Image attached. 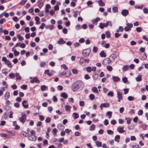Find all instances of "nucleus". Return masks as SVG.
I'll return each instance as SVG.
<instances>
[{
    "mask_svg": "<svg viewBox=\"0 0 148 148\" xmlns=\"http://www.w3.org/2000/svg\"><path fill=\"white\" fill-rule=\"evenodd\" d=\"M12 19L15 22H17L18 20V18L16 16L13 17Z\"/></svg>",
    "mask_w": 148,
    "mask_h": 148,
    "instance_id": "obj_61",
    "label": "nucleus"
},
{
    "mask_svg": "<svg viewBox=\"0 0 148 148\" xmlns=\"http://www.w3.org/2000/svg\"><path fill=\"white\" fill-rule=\"evenodd\" d=\"M98 3L100 6H103L105 5V4L102 0H99L98 1Z\"/></svg>",
    "mask_w": 148,
    "mask_h": 148,
    "instance_id": "obj_23",
    "label": "nucleus"
},
{
    "mask_svg": "<svg viewBox=\"0 0 148 148\" xmlns=\"http://www.w3.org/2000/svg\"><path fill=\"white\" fill-rule=\"evenodd\" d=\"M112 79L114 82H118L120 80V79L117 76H113Z\"/></svg>",
    "mask_w": 148,
    "mask_h": 148,
    "instance_id": "obj_18",
    "label": "nucleus"
},
{
    "mask_svg": "<svg viewBox=\"0 0 148 148\" xmlns=\"http://www.w3.org/2000/svg\"><path fill=\"white\" fill-rule=\"evenodd\" d=\"M120 138V136L119 135H117L115 137L114 140L116 141L119 142V139Z\"/></svg>",
    "mask_w": 148,
    "mask_h": 148,
    "instance_id": "obj_31",
    "label": "nucleus"
},
{
    "mask_svg": "<svg viewBox=\"0 0 148 148\" xmlns=\"http://www.w3.org/2000/svg\"><path fill=\"white\" fill-rule=\"evenodd\" d=\"M84 87V83L81 81H78L75 83V92L81 90Z\"/></svg>",
    "mask_w": 148,
    "mask_h": 148,
    "instance_id": "obj_1",
    "label": "nucleus"
},
{
    "mask_svg": "<svg viewBox=\"0 0 148 148\" xmlns=\"http://www.w3.org/2000/svg\"><path fill=\"white\" fill-rule=\"evenodd\" d=\"M90 52V49H87L83 50L82 54L85 57H87L89 55Z\"/></svg>",
    "mask_w": 148,
    "mask_h": 148,
    "instance_id": "obj_4",
    "label": "nucleus"
},
{
    "mask_svg": "<svg viewBox=\"0 0 148 148\" xmlns=\"http://www.w3.org/2000/svg\"><path fill=\"white\" fill-rule=\"evenodd\" d=\"M65 41H64L62 38H60L59 40L58 41L57 43L59 44H63L65 43Z\"/></svg>",
    "mask_w": 148,
    "mask_h": 148,
    "instance_id": "obj_17",
    "label": "nucleus"
},
{
    "mask_svg": "<svg viewBox=\"0 0 148 148\" xmlns=\"http://www.w3.org/2000/svg\"><path fill=\"white\" fill-rule=\"evenodd\" d=\"M44 73L47 74L49 76H52L53 75L52 73H49V70L48 69H46Z\"/></svg>",
    "mask_w": 148,
    "mask_h": 148,
    "instance_id": "obj_20",
    "label": "nucleus"
},
{
    "mask_svg": "<svg viewBox=\"0 0 148 148\" xmlns=\"http://www.w3.org/2000/svg\"><path fill=\"white\" fill-rule=\"evenodd\" d=\"M121 13L123 16H125L128 14L129 11L127 10H122Z\"/></svg>",
    "mask_w": 148,
    "mask_h": 148,
    "instance_id": "obj_12",
    "label": "nucleus"
},
{
    "mask_svg": "<svg viewBox=\"0 0 148 148\" xmlns=\"http://www.w3.org/2000/svg\"><path fill=\"white\" fill-rule=\"evenodd\" d=\"M27 101H23L22 102V104L23 107L25 109L28 108V104L26 103Z\"/></svg>",
    "mask_w": 148,
    "mask_h": 148,
    "instance_id": "obj_15",
    "label": "nucleus"
},
{
    "mask_svg": "<svg viewBox=\"0 0 148 148\" xmlns=\"http://www.w3.org/2000/svg\"><path fill=\"white\" fill-rule=\"evenodd\" d=\"M127 99L129 101H131L134 100V97L130 96L128 97Z\"/></svg>",
    "mask_w": 148,
    "mask_h": 148,
    "instance_id": "obj_48",
    "label": "nucleus"
},
{
    "mask_svg": "<svg viewBox=\"0 0 148 148\" xmlns=\"http://www.w3.org/2000/svg\"><path fill=\"white\" fill-rule=\"evenodd\" d=\"M15 75L16 77V80H18V79H21V77L20 75L18 73H16Z\"/></svg>",
    "mask_w": 148,
    "mask_h": 148,
    "instance_id": "obj_27",
    "label": "nucleus"
},
{
    "mask_svg": "<svg viewBox=\"0 0 148 148\" xmlns=\"http://www.w3.org/2000/svg\"><path fill=\"white\" fill-rule=\"evenodd\" d=\"M113 12L114 13L116 12H118V8L117 7H114L112 8Z\"/></svg>",
    "mask_w": 148,
    "mask_h": 148,
    "instance_id": "obj_38",
    "label": "nucleus"
},
{
    "mask_svg": "<svg viewBox=\"0 0 148 148\" xmlns=\"http://www.w3.org/2000/svg\"><path fill=\"white\" fill-rule=\"evenodd\" d=\"M26 115L25 114H23L22 115V116L19 118V120L20 122L24 123L26 120Z\"/></svg>",
    "mask_w": 148,
    "mask_h": 148,
    "instance_id": "obj_8",
    "label": "nucleus"
},
{
    "mask_svg": "<svg viewBox=\"0 0 148 148\" xmlns=\"http://www.w3.org/2000/svg\"><path fill=\"white\" fill-rule=\"evenodd\" d=\"M89 61V60L85 59L83 57H81L79 60L80 64L82 66H85L86 63H88Z\"/></svg>",
    "mask_w": 148,
    "mask_h": 148,
    "instance_id": "obj_3",
    "label": "nucleus"
},
{
    "mask_svg": "<svg viewBox=\"0 0 148 148\" xmlns=\"http://www.w3.org/2000/svg\"><path fill=\"white\" fill-rule=\"evenodd\" d=\"M111 123L112 125H114L116 123V122L115 120L113 119L111 121Z\"/></svg>",
    "mask_w": 148,
    "mask_h": 148,
    "instance_id": "obj_55",
    "label": "nucleus"
},
{
    "mask_svg": "<svg viewBox=\"0 0 148 148\" xmlns=\"http://www.w3.org/2000/svg\"><path fill=\"white\" fill-rule=\"evenodd\" d=\"M58 132V130L56 128H54L52 131V132L53 135L55 136H57L56 132Z\"/></svg>",
    "mask_w": 148,
    "mask_h": 148,
    "instance_id": "obj_34",
    "label": "nucleus"
},
{
    "mask_svg": "<svg viewBox=\"0 0 148 148\" xmlns=\"http://www.w3.org/2000/svg\"><path fill=\"white\" fill-rule=\"evenodd\" d=\"M135 7L136 8H138V9H142L143 7V5H142V6H140V5H136L135 6Z\"/></svg>",
    "mask_w": 148,
    "mask_h": 148,
    "instance_id": "obj_59",
    "label": "nucleus"
},
{
    "mask_svg": "<svg viewBox=\"0 0 148 148\" xmlns=\"http://www.w3.org/2000/svg\"><path fill=\"white\" fill-rule=\"evenodd\" d=\"M86 70L88 72L90 73L92 71L91 68L90 66H88L86 68Z\"/></svg>",
    "mask_w": 148,
    "mask_h": 148,
    "instance_id": "obj_44",
    "label": "nucleus"
},
{
    "mask_svg": "<svg viewBox=\"0 0 148 148\" xmlns=\"http://www.w3.org/2000/svg\"><path fill=\"white\" fill-rule=\"evenodd\" d=\"M29 134L28 133H27L24 131H23L20 133V136L22 138L27 136Z\"/></svg>",
    "mask_w": 148,
    "mask_h": 148,
    "instance_id": "obj_11",
    "label": "nucleus"
},
{
    "mask_svg": "<svg viewBox=\"0 0 148 148\" xmlns=\"http://www.w3.org/2000/svg\"><path fill=\"white\" fill-rule=\"evenodd\" d=\"M15 134L13 132H11L10 131H8L7 132V135L8 136V138H10L11 136H15Z\"/></svg>",
    "mask_w": 148,
    "mask_h": 148,
    "instance_id": "obj_14",
    "label": "nucleus"
},
{
    "mask_svg": "<svg viewBox=\"0 0 148 148\" xmlns=\"http://www.w3.org/2000/svg\"><path fill=\"white\" fill-rule=\"evenodd\" d=\"M90 130H93L95 128V125L94 124H92L90 127Z\"/></svg>",
    "mask_w": 148,
    "mask_h": 148,
    "instance_id": "obj_45",
    "label": "nucleus"
},
{
    "mask_svg": "<svg viewBox=\"0 0 148 148\" xmlns=\"http://www.w3.org/2000/svg\"><path fill=\"white\" fill-rule=\"evenodd\" d=\"M127 78L126 77L122 78V80L124 83H126L127 82Z\"/></svg>",
    "mask_w": 148,
    "mask_h": 148,
    "instance_id": "obj_60",
    "label": "nucleus"
},
{
    "mask_svg": "<svg viewBox=\"0 0 148 148\" xmlns=\"http://www.w3.org/2000/svg\"><path fill=\"white\" fill-rule=\"evenodd\" d=\"M108 70L109 71H111L112 70V68L111 66H108L107 67Z\"/></svg>",
    "mask_w": 148,
    "mask_h": 148,
    "instance_id": "obj_51",
    "label": "nucleus"
},
{
    "mask_svg": "<svg viewBox=\"0 0 148 148\" xmlns=\"http://www.w3.org/2000/svg\"><path fill=\"white\" fill-rule=\"evenodd\" d=\"M10 97V95L9 93H5L4 96L5 99L6 100H7L9 99Z\"/></svg>",
    "mask_w": 148,
    "mask_h": 148,
    "instance_id": "obj_33",
    "label": "nucleus"
},
{
    "mask_svg": "<svg viewBox=\"0 0 148 148\" xmlns=\"http://www.w3.org/2000/svg\"><path fill=\"white\" fill-rule=\"evenodd\" d=\"M57 127L60 130H63L64 128V127L61 123L59 124Z\"/></svg>",
    "mask_w": 148,
    "mask_h": 148,
    "instance_id": "obj_19",
    "label": "nucleus"
},
{
    "mask_svg": "<svg viewBox=\"0 0 148 148\" xmlns=\"http://www.w3.org/2000/svg\"><path fill=\"white\" fill-rule=\"evenodd\" d=\"M16 36L17 38L20 41H22L24 40L23 38L19 34H18Z\"/></svg>",
    "mask_w": 148,
    "mask_h": 148,
    "instance_id": "obj_32",
    "label": "nucleus"
},
{
    "mask_svg": "<svg viewBox=\"0 0 148 148\" xmlns=\"http://www.w3.org/2000/svg\"><path fill=\"white\" fill-rule=\"evenodd\" d=\"M109 106L110 105L108 103H105L101 104L100 106V107L101 109L102 110L103 107L108 108L109 107Z\"/></svg>",
    "mask_w": 148,
    "mask_h": 148,
    "instance_id": "obj_9",
    "label": "nucleus"
},
{
    "mask_svg": "<svg viewBox=\"0 0 148 148\" xmlns=\"http://www.w3.org/2000/svg\"><path fill=\"white\" fill-rule=\"evenodd\" d=\"M108 25H109V22H107L106 23H100L99 27L101 29H103L104 27H107Z\"/></svg>",
    "mask_w": 148,
    "mask_h": 148,
    "instance_id": "obj_7",
    "label": "nucleus"
},
{
    "mask_svg": "<svg viewBox=\"0 0 148 148\" xmlns=\"http://www.w3.org/2000/svg\"><path fill=\"white\" fill-rule=\"evenodd\" d=\"M27 0H23L21 2L19 3V5H24Z\"/></svg>",
    "mask_w": 148,
    "mask_h": 148,
    "instance_id": "obj_40",
    "label": "nucleus"
},
{
    "mask_svg": "<svg viewBox=\"0 0 148 148\" xmlns=\"http://www.w3.org/2000/svg\"><path fill=\"white\" fill-rule=\"evenodd\" d=\"M144 12L145 14H147L148 13V9L147 8H144L143 9Z\"/></svg>",
    "mask_w": 148,
    "mask_h": 148,
    "instance_id": "obj_64",
    "label": "nucleus"
},
{
    "mask_svg": "<svg viewBox=\"0 0 148 148\" xmlns=\"http://www.w3.org/2000/svg\"><path fill=\"white\" fill-rule=\"evenodd\" d=\"M112 62L109 58H106L104 59L102 62V64L105 65H107L108 64H110Z\"/></svg>",
    "mask_w": 148,
    "mask_h": 148,
    "instance_id": "obj_5",
    "label": "nucleus"
},
{
    "mask_svg": "<svg viewBox=\"0 0 148 148\" xmlns=\"http://www.w3.org/2000/svg\"><path fill=\"white\" fill-rule=\"evenodd\" d=\"M30 82L32 83H33L34 82H35L37 83H39L40 82V81L36 77L33 78L32 80H31Z\"/></svg>",
    "mask_w": 148,
    "mask_h": 148,
    "instance_id": "obj_10",
    "label": "nucleus"
},
{
    "mask_svg": "<svg viewBox=\"0 0 148 148\" xmlns=\"http://www.w3.org/2000/svg\"><path fill=\"white\" fill-rule=\"evenodd\" d=\"M30 45L31 47H35L36 44L35 42H31L30 44Z\"/></svg>",
    "mask_w": 148,
    "mask_h": 148,
    "instance_id": "obj_57",
    "label": "nucleus"
},
{
    "mask_svg": "<svg viewBox=\"0 0 148 148\" xmlns=\"http://www.w3.org/2000/svg\"><path fill=\"white\" fill-rule=\"evenodd\" d=\"M14 54L15 56H17L19 54V52L16 50H15L14 51Z\"/></svg>",
    "mask_w": 148,
    "mask_h": 148,
    "instance_id": "obj_46",
    "label": "nucleus"
},
{
    "mask_svg": "<svg viewBox=\"0 0 148 148\" xmlns=\"http://www.w3.org/2000/svg\"><path fill=\"white\" fill-rule=\"evenodd\" d=\"M5 64H6L9 68H11L12 67V63L8 60L5 63Z\"/></svg>",
    "mask_w": 148,
    "mask_h": 148,
    "instance_id": "obj_22",
    "label": "nucleus"
},
{
    "mask_svg": "<svg viewBox=\"0 0 148 148\" xmlns=\"http://www.w3.org/2000/svg\"><path fill=\"white\" fill-rule=\"evenodd\" d=\"M119 56V53L118 52H115V53L112 54L109 56V58L110 59V60H111L112 62H113L114 61L115 59Z\"/></svg>",
    "mask_w": 148,
    "mask_h": 148,
    "instance_id": "obj_2",
    "label": "nucleus"
},
{
    "mask_svg": "<svg viewBox=\"0 0 148 148\" xmlns=\"http://www.w3.org/2000/svg\"><path fill=\"white\" fill-rule=\"evenodd\" d=\"M51 118L50 117H47L46 119L45 120V121L47 123H49L51 120Z\"/></svg>",
    "mask_w": 148,
    "mask_h": 148,
    "instance_id": "obj_53",
    "label": "nucleus"
},
{
    "mask_svg": "<svg viewBox=\"0 0 148 148\" xmlns=\"http://www.w3.org/2000/svg\"><path fill=\"white\" fill-rule=\"evenodd\" d=\"M48 87L45 85H42L41 87V89L42 91H45L47 89Z\"/></svg>",
    "mask_w": 148,
    "mask_h": 148,
    "instance_id": "obj_28",
    "label": "nucleus"
},
{
    "mask_svg": "<svg viewBox=\"0 0 148 148\" xmlns=\"http://www.w3.org/2000/svg\"><path fill=\"white\" fill-rule=\"evenodd\" d=\"M68 30L67 29L64 28L62 30V32L65 34L67 33Z\"/></svg>",
    "mask_w": 148,
    "mask_h": 148,
    "instance_id": "obj_56",
    "label": "nucleus"
},
{
    "mask_svg": "<svg viewBox=\"0 0 148 148\" xmlns=\"http://www.w3.org/2000/svg\"><path fill=\"white\" fill-rule=\"evenodd\" d=\"M98 50V48L97 47L94 46L93 47V51L95 53H96Z\"/></svg>",
    "mask_w": 148,
    "mask_h": 148,
    "instance_id": "obj_49",
    "label": "nucleus"
},
{
    "mask_svg": "<svg viewBox=\"0 0 148 148\" xmlns=\"http://www.w3.org/2000/svg\"><path fill=\"white\" fill-rule=\"evenodd\" d=\"M30 134L31 136H35V132L34 130H32L30 132Z\"/></svg>",
    "mask_w": 148,
    "mask_h": 148,
    "instance_id": "obj_58",
    "label": "nucleus"
},
{
    "mask_svg": "<svg viewBox=\"0 0 148 148\" xmlns=\"http://www.w3.org/2000/svg\"><path fill=\"white\" fill-rule=\"evenodd\" d=\"M9 76L10 78H13L15 77V74L13 73H11L9 74Z\"/></svg>",
    "mask_w": 148,
    "mask_h": 148,
    "instance_id": "obj_50",
    "label": "nucleus"
},
{
    "mask_svg": "<svg viewBox=\"0 0 148 148\" xmlns=\"http://www.w3.org/2000/svg\"><path fill=\"white\" fill-rule=\"evenodd\" d=\"M123 127H119L117 128V130L119 133H123L125 132V130H123Z\"/></svg>",
    "mask_w": 148,
    "mask_h": 148,
    "instance_id": "obj_13",
    "label": "nucleus"
},
{
    "mask_svg": "<svg viewBox=\"0 0 148 148\" xmlns=\"http://www.w3.org/2000/svg\"><path fill=\"white\" fill-rule=\"evenodd\" d=\"M117 97L118 98V101L119 102H120L121 100H122L123 99V97H122V95L120 93H118Z\"/></svg>",
    "mask_w": 148,
    "mask_h": 148,
    "instance_id": "obj_21",
    "label": "nucleus"
},
{
    "mask_svg": "<svg viewBox=\"0 0 148 148\" xmlns=\"http://www.w3.org/2000/svg\"><path fill=\"white\" fill-rule=\"evenodd\" d=\"M29 12L32 14V15H34V8H31L29 9Z\"/></svg>",
    "mask_w": 148,
    "mask_h": 148,
    "instance_id": "obj_42",
    "label": "nucleus"
},
{
    "mask_svg": "<svg viewBox=\"0 0 148 148\" xmlns=\"http://www.w3.org/2000/svg\"><path fill=\"white\" fill-rule=\"evenodd\" d=\"M92 92H98V90L97 87H92Z\"/></svg>",
    "mask_w": 148,
    "mask_h": 148,
    "instance_id": "obj_41",
    "label": "nucleus"
},
{
    "mask_svg": "<svg viewBox=\"0 0 148 148\" xmlns=\"http://www.w3.org/2000/svg\"><path fill=\"white\" fill-rule=\"evenodd\" d=\"M133 27V25L132 23H128L127 24V26L124 28L125 30L127 32L131 29V28Z\"/></svg>",
    "mask_w": 148,
    "mask_h": 148,
    "instance_id": "obj_6",
    "label": "nucleus"
},
{
    "mask_svg": "<svg viewBox=\"0 0 148 148\" xmlns=\"http://www.w3.org/2000/svg\"><path fill=\"white\" fill-rule=\"evenodd\" d=\"M129 69V67L127 65L124 66L122 68V70L123 71H126Z\"/></svg>",
    "mask_w": 148,
    "mask_h": 148,
    "instance_id": "obj_25",
    "label": "nucleus"
},
{
    "mask_svg": "<svg viewBox=\"0 0 148 148\" xmlns=\"http://www.w3.org/2000/svg\"><path fill=\"white\" fill-rule=\"evenodd\" d=\"M141 77V75H138V77L136 78V81L138 82L141 81L142 80Z\"/></svg>",
    "mask_w": 148,
    "mask_h": 148,
    "instance_id": "obj_26",
    "label": "nucleus"
},
{
    "mask_svg": "<svg viewBox=\"0 0 148 148\" xmlns=\"http://www.w3.org/2000/svg\"><path fill=\"white\" fill-rule=\"evenodd\" d=\"M136 31L138 32H141L142 31V29L140 27H138L136 28Z\"/></svg>",
    "mask_w": 148,
    "mask_h": 148,
    "instance_id": "obj_63",
    "label": "nucleus"
},
{
    "mask_svg": "<svg viewBox=\"0 0 148 148\" xmlns=\"http://www.w3.org/2000/svg\"><path fill=\"white\" fill-rule=\"evenodd\" d=\"M5 19L4 18H3L0 20V24H3L4 23H5Z\"/></svg>",
    "mask_w": 148,
    "mask_h": 148,
    "instance_id": "obj_39",
    "label": "nucleus"
},
{
    "mask_svg": "<svg viewBox=\"0 0 148 148\" xmlns=\"http://www.w3.org/2000/svg\"><path fill=\"white\" fill-rule=\"evenodd\" d=\"M36 136H30L29 137V140L31 141H35L36 140Z\"/></svg>",
    "mask_w": 148,
    "mask_h": 148,
    "instance_id": "obj_16",
    "label": "nucleus"
},
{
    "mask_svg": "<svg viewBox=\"0 0 148 148\" xmlns=\"http://www.w3.org/2000/svg\"><path fill=\"white\" fill-rule=\"evenodd\" d=\"M0 136L2 137H4L7 138H8V136L7 135V134H5L4 133H1L0 134Z\"/></svg>",
    "mask_w": 148,
    "mask_h": 148,
    "instance_id": "obj_47",
    "label": "nucleus"
},
{
    "mask_svg": "<svg viewBox=\"0 0 148 148\" xmlns=\"http://www.w3.org/2000/svg\"><path fill=\"white\" fill-rule=\"evenodd\" d=\"M107 132L109 134H112L114 133L111 130H108L107 131Z\"/></svg>",
    "mask_w": 148,
    "mask_h": 148,
    "instance_id": "obj_52",
    "label": "nucleus"
},
{
    "mask_svg": "<svg viewBox=\"0 0 148 148\" xmlns=\"http://www.w3.org/2000/svg\"><path fill=\"white\" fill-rule=\"evenodd\" d=\"M19 46L21 48H24L25 47V45L24 43H22Z\"/></svg>",
    "mask_w": 148,
    "mask_h": 148,
    "instance_id": "obj_62",
    "label": "nucleus"
},
{
    "mask_svg": "<svg viewBox=\"0 0 148 148\" xmlns=\"http://www.w3.org/2000/svg\"><path fill=\"white\" fill-rule=\"evenodd\" d=\"M99 54L100 56L101 57H106V55L104 53V51H101V52Z\"/></svg>",
    "mask_w": 148,
    "mask_h": 148,
    "instance_id": "obj_30",
    "label": "nucleus"
},
{
    "mask_svg": "<svg viewBox=\"0 0 148 148\" xmlns=\"http://www.w3.org/2000/svg\"><path fill=\"white\" fill-rule=\"evenodd\" d=\"M106 37L108 38H109L110 37V34L109 31H107L106 32Z\"/></svg>",
    "mask_w": 148,
    "mask_h": 148,
    "instance_id": "obj_36",
    "label": "nucleus"
},
{
    "mask_svg": "<svg viewBox=\"0 0 148 148\" xmlns=\"http://www.w3.org/2000/svg\"><path fill=\"white\" fill-rule=\"evenodd\" d=\"M46 65V63L45 62L41 61L40 63V66L41 67H45Z\"/></svg>",
    "mask_w": 148,
    "mask_h": 148,
    "instance_id": "obj_29",
    "label": "nucleus"
},
{
    "mask_svg": "<svg viewBox=\"0 0 148 148\" xmlns=\"http://www.w3.org/2000/svg\"><path fill=\"white\" fill-rule=\"evenodd\" d=\"M61 67L63 68L64 69L67 70L68 69V67L66 66L65 64H63L61 66Z\"/></svg>",
    "mask_w": 148,
    "mask_h": 148,
    "instance_id": "obj_54",
    "label": "nucleus"
},
{
    "mask_svg": "<svg viewBox=\"0 0 148 148\" xmlns=\"http://www.w3.org/2000/svg\"><path fill=\"white\" fill-rule=\"evenodd\" d=\"M61 96L64 99H66L68 97L66 93H62L61 94Z\"/></svg>",
    "mask_w": 148,
    "mask_h": 148,
    "instance_id": "obj_37",
    "label": "nucleus"
},
{
    "mask_svg": "<svg viewBox=\"0 0 148 148\" xmlns=\"http://www.w3.org/2000/svg\"><path fill=\"white\" fill-rule=\"evenodd\" d=\"M101 143L100 142L97 141L96 142V145L98 147H101Z\"/></svg>",
    "mask_w": 148,
    "mask_h": 148,
    "instance_id": "obj_43",
    "label": "nucleus"
},
{
    "mask_svg": "<svg viewBox=\"0 0 148 148\" xmlns=\"http://www.w3.org/2000/svg\"><path fill=\"white\" fill-rule=\"evenodd\" d=\"M125 120L127 121V123L129 124L131 123L132 119L126 117Z\"/></svg>",
    "mask_w": 148,
    "mask_h": 148,
    "instance_id": "obj_35",
    "label": "nucleus"
},
{
    "mask_svg": "<svg viewBox=\"0 0 148 148\" xmlns=\"http://www.w3.org/2000/svg\"><path fill=\"white\" fill-rule=\"evenodd\" d=\"M100 18L99 17H97L95 19H94L92 20V22L93 24L97 23L100 20Z\"/></svg>",
    "mask_w": 148,
    "mask_h": 148,
    "instance_id": "obj_24",
    "label": "nucleus"
}]
</instances>
